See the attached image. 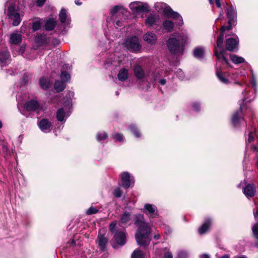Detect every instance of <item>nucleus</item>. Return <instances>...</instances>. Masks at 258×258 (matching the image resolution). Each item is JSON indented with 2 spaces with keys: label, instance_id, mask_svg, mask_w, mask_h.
<instances>
[{
  "label": "nucleus",
  "instance_id": "39",
  "mask_svg": "<svg viewBox=\"0 0 258 258\" xmlns=\"http://www.w3.org/2000/svg\"><path fill=\"white\" fill-rule=\"evenodd\" d=\"M42 22L40 20H37L33 22L32 25V28L33 31H36L41 28Z\"/></svg>",
  "mask_w": 258,
  "mask_h": 258
},
{
  "label": "nucleus",
  "instance_id": "2",
  "mask_svg": "<svg viewBox=\"0 0 258 258\" xmlns=\"http://www.w3.org/2000/svg\"><path fill=\"white\" fill-rule=\"evenodd\" d=\"M175 37L170 38L167 42L170 52L175 54H181L184 50V46L187 42L188 38L186 35L178 34Z\"/></svg>",
  "mask_w": 258,
  "mask_h": 258
},
{
  "label": "nucleus",
  "instance_id": "27",
  "mask_svg": "<svg viewBox=\"0 0 258 258\" xmlns=\"http://www.w3.org/2000/svg\"><path fill=\"white\" fill-rule=\"evenodd\" d=\"M216 75L219 80L225 84H228L229 83L228 79L227 78V74L222 73L221 71L217 70Z\"/></svg>",
  "mask_w": 258,
  "mask_h": 258
},
{
  "label": "nucleus",
  "instance_id": "53",
  "mask_svg": "<svg viewBox=\"0 0 258 258\" xmlns=\"http://www.w3.org/2000/svg\"><path fill=\"white\" fill-rule=\"evenodd\" d=\"M25 46H21V47L20 48L19 51V53L23 54L25 51Z\"/></svg>",
  "mask_w": 258,
  "mask_h": 258
},
{
  "label": "nucleus",
  "instance_id": "64",
  "mask_svg": "<svg viewBox=\"0 0 258 258\" xmlns=\"http://www.w3.org/2000/svg\"><path fill=\"white\" fill-rule=\"evenodd\" d=\"M253 150L254 151H258V149H257V147H255V146H253Z\"/></svg>",
  "mask_w": 258,
  "mask_h": 258
},
{
  "label": "nucleus",
  "instance_id": "8",
  "mask_svg": "<svg viewBox=\"0 0 258 258\" xmlns=\"http://www.w3.org/2000/svg\"><path fill=\"white\" fill-rule=\"evenodd\" d=\"M142 211L150 218H154L158 216L157 207L152 204H146Z\"/></svg>",
  "mask_w": 258,
  "mask_h": 258
},
{
  "label": "nucleus",
  "instance_id": "35",
  "mask_svg": "<svg viewBox=\"0 0 258 258\" xmlns=\"http://www.w3.org/2000/svg\"><path fill=\"white\" fill-rule=\"evenodd\" d=\"M257 134L256 130L254 128H251L250 131L248 133V143H251L253 141L254 139L257 137Z\"/></svg>",
  "mask_w": 258,
  "mask_h": 258
},
{
  "label": "nucleus",
  "instance_id": "14",
  "mask_svg": "<svg viewBox=\"0 0 258 258\" xmlns=\"http://www.w3.org/2000/svg\"><path fill=\"white\" fill-rule=\"evenodd\" d=\"M243 192L247 198L253 197L256 193V188L253 184H248L243 188Z\"/></svg>",
  "mask_w": 258,
  "mask_h": 258
},
{
  "label": "nucleus",
  "instance_id": "46",
  "mask_svg": "<svg viewBox=\"0 0 258 258\" xmlns=\"http://www.w3.org/2000/svg\"><path fill=\"white\" fill-rule=\"evenodd\" d=\"M187 253L185 251H180L178 253L177 258H186Z\"/></svg>",
  "mask_w": 258,
  "mask_h": 258
},
{
  "label": "nucleus",
  "instance_id": "59",
  "mask_svg": "<svg viewBox=\"0 0 258 258\" xmlns=\"http://www.w3.org/2000/svg\"><path fill=\"white\" fill-rule=\"evenodd\" d=\"M75 4H76L77 5H79H79H81V4H82V3H81V2H80L79 0H76V1H75Z\"/></svg>",
  "mask_w": 258,
  "mask_h": 258
},
{
  "label": "nucleus",
  "instance_id": "61",
  "mask_svg": "<svg viewBox=\"0 0 258 258\" xmlns=\"http://www.w3.org/2000/svg\"><path fill=\"white\" fill-rule=\"evenodd\" d=\"M160 235L157 234V235H154V238L156 239H158L160 238Z\"/></svg>",
  "mask_w": 258,
  "mask_h": 258
},
{
  "label": "nucleus",
  "instance_id": "11",
  "mask_svg": "<svg viewBox=\"0 0 258 258\" xmlns=\"http://www.w3.org/2000/svg\"><path fill=\"white\" fill-rule=\"evenodd\" d=\"M238 38L237 36L235 38H228L226 41V49L230 51H233L237 48Z\"/></svg>",
  "mask_w": 258,
  "mask_h": 258
},
{
  "label": "nucleus",
  "instance_id": "40",
  "mask_svg": "<svg viewBox=\"0 0 258 258\" xmlns=\"http://www.w3.org/2000/svg\"><path fill=\"white\" fill-rule=\"evenodd\" d=\"M60 78L61 81L66 83L70 79V75L65 71H62L61 74Z\"/></svg>",
  "mask_w": 258,
  "mask_h": 258
},
{
  "label": "nucleus",
  "instance_id": "30",
  "mask_svg": "<svg viewBox=\"0 0 258 258\" xmlns=\"http://www.w3.org/2000/svg\"><path fill=\"white\" fill-rule=\"evenodd\" d=\"M163 28L167 31V32H171L173 28V23L169 20H166L163 23Z\"/></svg>",
  "mask_w": 258,
  "mask_h": 258
},
{
  "label": "nucleus",
  "instance_id": "20",
  "mask_svg": "<svg viewBox=\"0 0 258 258\" xmlns=\"http://www.w3.org/2000/svg\"><path fill=\"white\" fill-rule=\"evenodd\" d=\"M22 40V35L18 33H14L10 35V42L12 44H19Z\"/></svg>",
  "mask_w": 258,
  "mask_h": 258
},
{
  "label": "nucleus",
  "instance_id": "28",
  "mask_svg": "<svg viewBox=\"0 0 258 258\" xmlns=\"http://www.w3.org/2000/svg\"><path fill=\"white\" fill-rule=\"evenodd\" d=\"M56 24V21L53 19L47 20L45 23V29L47 31H51L54 29Z\"/></svg>",
  "mask_w": 258,
  "mask_h": 258
},
{
  "label": "nucleus",
  "instance_id": "63",
  "mask_svg": "<svg viewBox=\"0 0 258 258\" xmlns=\"http://www.w3.org/2000/svg\"><path fill=\"white\" fill-rule=\"evenodd\" d=\"M233 258H246L245 256H234Z\"/></svg>",
  "mask_w": 258,
  "mask_h": 258
},
{
  "label": "nucleus",
  "instance_id": "6",
  "mask_svg": "<svg viewBox=\"0 0 258 258\" xmlns=\"http://www.w3.org/2000/svg\"><path fill=\"white\" fill-rule=\"evenodd\" d=\"M125 46L127 49L133 52H138L141 48V45L139 39L136 36H133L126 39Z\"/></svg>",
  "mask_w": 258,
  "mask_h": 258
},
{
  "label": "nucleus",
  "instance_id": "36",
  "mask_svg": "<svg viewBox=\"0 0 258 258\" xmlns=\"http://www.w3.org/2000/svg\"><path fill=\"white\" fill-rule=\"evenodd\" d=\"M66 116V112H64L63 108H60L57 110L56 117L58 121H63L64 117Z\"/></svg>",
  "mask_w": 258,
  "mask_h": 258
},
{
  "label": "nucleus",
  "instance_id": "41",
  "mask_svg": "<svg viewBox=\"0 0 258 258\" xmlns=\"http://www.w3.org/2000/svg\"><path fill=\"white\" fill-rule=\"evenodd\" d=\"M97 140L98 141L104 140L107 137V134L104 132H99L97 134Z\"/></svg>",
  "mask_w": 258,
  "mask_h": 258
},
{
  "label": "nucleus",
  "instance_id": "17",
  "mask_svg": "<svg viewBox=\"0 0 258 258\" xmlns=\"http://www.w3.org/2000/svg\"><path fill=\"white\" fill-rule=\"evenodd\" d=\"M143 39L148 44H154L156 42L157 37L155 34L148 32L144 35Z\"/></svg>",
  "mask_w": 258,
  "mask_h": 258
},
{
  "label": "nucleus",
  "instance_id": "32",
  "mask_svg": "<svg viewBox=\"0 0 258 258\" xmlns=\"http://www.w3.org/2000/svg\"><path fill=\"white\" fill-rule=\"evenodd\" d=\"M194 54L198 58H202L204 54V50L202 47H197L194 49Z\"/></svg>",
  "mask_w": 258,
  "mask_h": 258
},
{
  "label": "nucleus",
  "instance_id": "24",
  "mask_svg": "<svg viewBox=\"0 0 258 258\" xmlns=\"http://www.w3.org/2000/svg\"><path fill=\"white\" fill-rule=\"evenodd\" d=\"M134 73L138 80H142L145 77L144 72L140 66L136 65L134 69Z\"/></svg>",
  "mask_w": 258,
  "mask_h": 258
},
{
  "label": "nucleus",
  "instance_id": "9",
  "mask_svg": "<svg viewBox=\"0 0 258 258\" xmlns=\"http://www.w3.org/2000/svg\"><path fill=\"white\" fill-rule=\"evenodd\" d=\"M25 107L28 111H39L43 109L41 105L36 100H32L27 102L25 104Z\"/></svg>",
  "mask_w": 258,
  "mask_h": 258
},
{
  "label": "nucleus",
  "instance_id": "18",
  "mask_svg": "<svg viewBox=\"0 0 258 258\" xmlns=\"http://www.w3.org/2000/svg\"><path fill=\"white\" fill-rule=\"evenodd\" d=\"M59 19L61 23L64 25H69L70 23V18L67 14V10L64 9H62L60 11Z\"/></svg>",
  "mask_w": 258,
  "mask_h": 258
},
{
  "label": "nucleus",
  "instance_id": "10",
  "mask_svg": "<svg viewBox=\"0 0 258 258\" xmlns=\"http://www.w3.org/2000/svg\"><path fill=\"white\" fill-rule=\"evenodd\" d=\"M161 22L160 18L159 15L155 14H150L147 17L145 20V24L149 27H152L153 25H157Z\"/></svg>",
  "mask_w": 258,
  "mask_h": 258
},
{
  "label": "nucleus",
  "instance_id": "62",
  "mask_svg": "<svg viewBox=\"0 0 258 258\" xmlns=\"http://www.w3.org/2000/svg\"><path fill=\"white\" fill-rule=\"evenodd\" d=\"M221 258H229V256L228 254H225L221 256Z\"/></svg>",
  "mask_w": 258,
  "mask_h": 258
},
{
  "label": "nucleus",
  "instance_id": "43",
  "mask_svg": "<svg viewBox=\"0 0 258 258\" xmlns=\"http://www.w3.org/2000/svg\"><path fill=\"white\" fill-rule=\"evenodd\" d=\"M130 130L132 133H133L135 137H140V134L139 132L137 130L136 126L135 125H132L130 126Z\"/></svg>",
  "mask_w": 258,
  "mask_h": 258
},
{
  "label": "nucleus",
  "instance_id": "47",
  "mask_svg": "<svg viewBox=\"0 0 258 258\" xmlns=\"http://www.w3.org/2000/svg\"><path fill=\"white\" fill-rule=\"evenodd\" d=\"M211 4H213L214 3L216 4V6L220 8L221 7V3L219 0H209Z\"/></svg>",
  "mask_w": 258,
  "mask_h": 258
},
{
  "label": "nucleus",
  "instance_id": "44",
  "mask_svg": "<svg viewBox=\"0 0 258 258\" xmlns=\"http://www.w3.org/2000/svg\"><path fill=\"white\" fill-rule=\"evenodd\" d=\"M98 212V210L96 208L91 207L89 209H88L86 212V213L87 215H91L96 214Z\"/></svg>",
  "mask_w": 258,
  "mask_h": 258
},
{
  "label": "nucleus",
  "instance_id": "38",
  "mask_svg": "<svg viewBox=\"0 0 258 258\" xmlns=\"http://www.w3.org/2000/svg\"><path fill=\"white\" fill-rule=\"evenodd\" d=\"M144 256L143 252L137 249L134 251L131 255V258H144Z\"/></svg>",
  "mask_w": 258,
  "mask_h": 258
},
{
  "label": "nucleus",
  "instance_id": "49",
  "mask_svg": "<svg viewBox=\"0 0 258 258\" xmlns=\"http://www.w3.org/2000/svg\"><path fill=\"white\" fill-rule=\"evenodd\" d=\"M46 0H36V5L38 7H42Z\"/></svg>",
  "mask_w": 258,
  "mask_h": 258
},
{
  "label": "nucleus",
  "instance_id": "26",
  "mask_svg": "<svg viewBox=\"0 0 258 258\" xmlns=\"http://www.w3.org/2000/svg\"><path fill=\"white\" fill-rule=\"evenodd\" d=\"M128 76V70L125 68L120 70L117 75L118 79L119 81L123 82L127 79Z\"/></svg>",
  "mask_w": 258,
  "mask_h": 258
},
{
  "label": "nucleus",
  "instance_id": "31",
  "mask_svg": "<svg viewBox=\"0 0 258 258\" xmlns=\"http://www.w3.org/2000/svg\"><path fill=\"white\" fill-rule=\"evenodd\" d=\"M226 12L227 16L229 19V21L233 19L236 17V12L233 7H231L229 9H227Z\"/></svg>",
  "mask_w": 258,
  "mask_h": 258
},
{
  "label": "nucleus",
  "instance_id": "29",
  "mask_svg": "<svg viewBox=\"0 0 258 258\" xmlns=\"http://www.w3.org/2000/svg\"><path fill=\"white\" fill-rule=\"evenodd\" d=\"M66 83L61 81H57L54 84V89L57 92H59L63 91L66 87Z\"/></svg>",
  "mask_w": 258,
  "mask_h": 258
},
{
  "label": "nucleus",
  "instance_id": "55",
  "mask_svg": "<svg viewBox=\"0 0 258 258\" xmlns=\"http://www.w3.org/2000/svg\"><path fill=\"white\" fill-rule=\"evenodd\" d=\"M113 22H115V21H113ZM115 24L116 26L118 27H121L122 26V22L120 21L119 20H117L115 21Z\"/></svg>",
  "mask_w": 258,
  "mask_h": 258
},
{
  "label": "nucleus",
  "instance_id": "42",
  "mask_svg": "<svg viewBox=\"0 0 258 258\" xmlns=\"http://www.w3.org/2000/svg\"><path fill=\"white\" fill-rule=\"evenodd\" d=\"M113 138L115 142H122L123 141V137L122 135L119 133H115L113 135Z\"/></svg>",
  "mask_w": 258,
  "mask_h": 258
},
{
  "label": "nucleus",
  "instance_id": "34",
  "mask_svg": "<svg viewBox=\"0 0 258 258\" xmlns=\"http://www.w3.org/2000/svg\"><path fill=\"white\" fill-rule=\"evenodd\" d=\"M131 220V215L128 212H124L120 217V222L122 224H127Z\"/></svg>",
  "mask_w": 258,
  "mask_h": 258
},
{
  "label": "nucleus",
  "instance_id": "58",
  "mask_svg": "<svg viewBox=\"0 0 258 258\" xmlns=\"http://www.w3.org/2000/svg\"><path fill=\"white\" fill-rule=\"evenodd\" d=\"M246 93V91H245L244 92H243V95H244V99L243 101H245V100L249 99V97L248 96H246V95L245 94Z\"/></svg>",
  "mask_w": 258,
  "mask_h": 258
},
{
  "label": "nucleus",
  "instance_id": "54",
  "mask_svg": "<svg viewBox=\"0 0 258 258\" xmlns=\"http://www.w3.org/2000/svg\"><path fill=\"white\" fill-rule=\"evenodd\" d=\"M251 84L253 87H255L256 86V81L254 78H253L251 80Z\"/></svg>",
  "mask_w": 258,
  "mask_h": 258
},
{
  "label": "nucleus",
  "instance_id": "1",
  "mask_svg": "<svg viewBox=\"0 0 258 258\" xmlns=\"http://www.w3.org/2000/svg\"><path fill=\"white\" fill-rule=\"evenodd\" d=\"M135 224L138 227L135 234L136 241L140 246L145 247L151 241V238L149 237V234L151 231V228L148 224L145 222L144 216L143 214L136 215Z\"/></svg>",
  "mask_w": 258,
  "mask_h": 258
},
{
  "label": "nucleus",
  "instance_id": "16",
  "mask_svg": "<svg viewBox=\"0 0 258 258\" xmlns=\"http://www.w3.org/2000/svg\"><path fill=\"white\" fill-rule=\"evenodd\" d=\"M122 186L125 188H127L131 185L130 174L127 172H124L120 174Z\"/></svg>",
  "mask_w": 258,
  "mask_h": 258
},
{
  "label": "nucleus",
  "instance_id": "3",
  "mask_svg": "<svg viewBox=\"0 0 258 258\" xmlns=\"http://www.w3.org/2000/svg\"><path fill=\"white\" fill-rule=\"evenodd\" d=\"M230 26H223L221 27V32L217 39L216 46H215L214 49V53L215 55L216 56L217 59L218 60V61H221L222 63H225L226 64L228 63V61L225 57V50L223 47V42L224 39L223 32L226 30L230 29Z\"/></svg>",
  "mask_w": 258,
  "mask_h": 258
},
{
  "label": "nucleus",
  "instance_id": "15",
  "mask_svg": "<svg viewBox=\"0 0 258 258\" xmlns=\"http://www.w3.org/2000/svg\"><path fill=\"white\" fill-rule=\"evenodd\" d=\"M114 239L117 244L123 245L126 242L125 234L123 231L117 232L114 234Z\"/></svg>",
  "mask_w": 258,
  "mask_h": 258
},
{
  "label": "nucleus",
  "instance_id": "12",
  "mask_svg": "<svg viewBox=\"0 0 258 258\" xmlns=\"http://www.w3.org/2000/svg\"><path fill=\"white\" fill-rule=\"evenodd\" d=\"M11 61L10 54L9 51L5 50L0 51V67H4Z\"/></svg>",
  "mask_w": 258,
  "mask_h": 258
},
{
  "label": "nucleus",
  "instance_id": "52",
  "mask_svg": "<svg viewBox=\"0 0 258 258\" xmlns=\"http://www.w3.org/2000/svg\"><path fill=\"white\" fill-rule=\"evenodd\" d=\"M183 73L182 71H179L177 72V76L179 77L180 79H182L183 76Z\"/></svg>",
  "mask_w": 258,
  "mask_h": 258
},
{
  "label": "nucleus",
  "instance_id": "60",
  "mask_svg": "<svg viewBox=\"0 0 258 258\" xmlns=\"http://www.w3.org/2000/svg\"><path fill=\"white\" fill-rule=\"evenodd\" d=\"M167 229L166 230V231L165 232L166 233L169 234L171 232V230L168 227H167Z\"/></svg>",
  "mask_w": 258,
  "mask_h": 258
},
{
  "label": "nucleus",
  "instance_id": "37",
  "mask_svg": "<svg viewBox=\"0 0 258 258\" xmlns=\"http://www.w3.org/2000/svg\"><path fill=\"white\" fill-rule=\"evenodd\" d=\"M40 85L43 89H47L50 85V82L46 78H42L40 80Z\"/></svg>",
  "mask_w": 258,
  "mask_h": 258
},
{
  "label": "nucleus",
  "instance_id": "19",
  "mask_svg": "<svg viewBox=\"0 0 258 258\" xmlns=\"http://www.w3.org/2000/svg\"><path fill=\"white\" fill-rule=\"evenodd\" d=\"M107 242L108 239L103 235H101V231H100L98 236V243L99 247L101 251L104 250Z\"/></svg>",
  "mask_w": 258,
  "mask_h": 258
},
{
  "label": "nucleus",
  "instance_id": "7",
  "mask_svg": "<svg viewBox=\"0 0 258 258\" xmlns=\"http://www.w3.org/2000/svg\"><path fill=\"white\" fill-rule=\"evenodd\" d=\"M130 8L134 13L136 14L149 11L148 5L140 2L131 3L130 4Z\"/></svg>",
  "mask_w": 258,
  "mask_h": 258
},
{
  "label": "nucleus",
  "instance_id": "22",
  "mask_svg": "<svg viewBox=\"0 0 258 258\" xmlns=\"http://www.w3.org/2000/svg\"><path fill=\"white\" fill-rule=\"evenodd\" d=\"M212 224V220L209 219H206L203 224L199 228V233L200 234H203L206 233L209 229Z\"/></svg>",
  "mask_w": 258,
  "mask_h": 258
},
{
  "label": "nucleus",
  "instance_id": "56",
  "mask_svg": "<svg viewBox=\"0 0 258 258\" xmlns=\"http://www.w3.org/2000/svg\"><path fill=\"white\" fill-rule=\"evenodd\" d=\"M166 81L165 79H162L160 81V83L161 85H164L165 84Z\"/></svg>",
  "mask_w": 258,
  "mask_h": 258
},
{
  "label": "nucleus",
  "instance_id": "5",
  "mask_svg": "<svg viewBox=\"0 0 258 258\" xmlns=\"http://www.w3.org/2000/svg\"><path fill=\"white\" fill-rule=\"evenodd\" d=\"M5 7H8L7 15L13 21V25L18 26L21 22V19L14 1H8Z\"/></svg>",
  "mask_w": 258,
  "mask_h": 258
},
{
  "label": "nucleus",
  "instance_id": "45",
  "mask_svg": "<svg viewBox=\"0 0 258 258\" xmlns=\"http://www.w3.org/2000/svg\"><path fill=\"white\" fill-rule=\"evenodd\" d=\"M113 195L115 197L117 198H119L121 197L122 195V191L119 188H117L114 189L113 191Z\"/></svg>",
  "mask_w": 258,
  "mask_h": 258
},
{
  "label": "nucleus",
  "instance_id": "23",
  "mask_svg": "<svg viewBox=\"0 0 258 258\" xmlns=\"http://www.w3.org/2000/svg\"><path fill=\"white\" fill-rule=\"evenodd\" d=\"M124 11V9L121 6H116L113 7L111 10V18L109 21L108 20H107V23H110L112 19L113 20L114 18L115 17H116V15L117 14L123 13Z\"/></svg>",
  "mask_w": 258,
  "mask_h": 258
},
{
  "label": "nucleus",
  "instance_id": "48",
  "mask_svg": "<svg viewBox=\"0 0 258 258\" xmlns=\"http://www.w3.org/2000/svg\"><path fill=\"white\" fill-rule=\"evenodd\" d=\"M116 225V222H112L109 225V230L111 232H113L115 228Z\"/></svg>",
  "mask_w": 258,
  "mask_h": 258
},
{
  "label": "nucleus",
  "instance_id": "4",
  "mask_svg": "<svg viewBox=\"0 0 258 258\" xmlns=\"http://www.w3.org/2000/svg\"><path fill=\"white\" fill-rule=\"evenodd\" d=\"M156 10L159 12H163L167 17H172L178 21V25H181L182 19L181 16L176 12H174L168 6L163 3H157L155 5Z\"/></svg>",
  "mask_w": 258,
  "mask_h": 258
},
{
  "label": "nucleus",
  "instance_id": "50",
  "mask_svg": "<svg viewBox=\"0 0 258 258\" xmlns=\"http://www.w3.org/2000/svg\"><path fill=\"white\" fill-rule=\"evenodd\" d=\"M192 109L195 111H198L200 109V105L198 103H195L192 105Z\"/></svg>",
  "mask_w": 258,
  "mask_h": 258
},
{
  "label": "nucleus",
  "instance_id": "33",
  "mask_svg": "<svg viewBox=\"0 0 258 258\" xmlns=\"http://www.w3.org/2000/svg\"><path fill=\"white\" fill-rule=\"evenodd\" d=\"M230 57L232 61L235 64L241 63L244 61V59L243 57L235 54L230 55Z\"/></svg>",
  "mask_w": 258,
  "mask_h": 258
},
{
  "label": "nucleus",
  "instance_id": "25",
  "mask_svg": "<svg viewBox=\"0 0 258 258\" xmlns=\"http://www.w3.org/2000/svg\"><path fill=\"white\" fill-rule=\"evenodd\" d=\"M253 215L255 220L258 221V210L254 212ZM252 232L254 236L258 240V222H256L252 228ZM256 246L258 247V241L256 243Z\"/></svg>",
  "mask_w": 258,
  "mask_h": 258
},
{
  "label": "nucleus",
  "instance_id": "51",
  "mask_svg": "<svg viewBox=\"0 0 258 258\" xmlns=\"http://www.w3.org/2000/svg\"><path fill=\"white\" fill-rule=\"evenodd\" d=\"M165 258H173L172 253L169 251H167L164 253Z\"/></svg>",
  "mask_w": 258,
  "mask_h": 258
},
{
  "label": "nucleus",
  "instance_id": "13",
  "mask_svg": "<svg viewBox=\"0 0 258 258\" xmlns=\"http://www.w3.org/2000/svg\"><path fill=\"white\" fill-rule=\"evenodd\" d=\"M40 130L44 133H48L51 130L52 123L47 119H42L38 123Z\"/></svg>",
  "mask_w": 258,
  "mask_h": 258
},
{
  "label": "nucleus",
  "instance_id": "21",
  "mask_svg": "<svg viewBox=\"0 0 258 258\" xmlns=\"http://www.w3.org/2000/svg\"><path fill=\"white\" fill-rule=\"evenodd\" d=\"M242 106L240 105V110L236 111L232 115V123L234 126H237L241 120H243V117H241L240 115V112L242 110Z\"/></svg>",
  "mask_w": 258,
  "mask_h": 258
},
{
  "label": "nucleus",
  "instance_id": "57",
  "mask_svg": "<svg viewBox=\"0 0 258 258\" xmlns=\"http://www.w3.org/2000/svg\"><path fill=\"white\" fill-rule=\"evenodd\" d=\"M200 258H210L209 256L207 254H204L200 256Z\"/></svg>",
  "mask_w": 258,
  "mask_h": 258
}]
</instances>
